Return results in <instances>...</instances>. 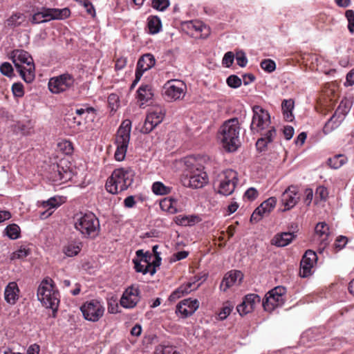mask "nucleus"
<instances>
[{
  "label": "nucleus",
  "instance_id": "f257e3e1",
  "mask_svg": "<svg viewBox=\"0 0 354 354\" xmlns=\"http://www.w3.org/2000/svg\"><path fill=\"white\" fill-rule=\"evenodd\" d=\"M75 230L82 238L95 239L100 232L98 218L91 212H78L72 218Z\"/></svg>",
  "mask_w": 354,
  "mask_h": 354
},
{
  "label": "nucleus",
  "instance_id": "f03ea898",
  "mask_svg": "<svg viewBox=\"0 0 354 354\" xmlns=\"http://www.w3.org/2000/svg\"><path fill=\"white\" fill-rule=\"evenodd\" d=\"M241 126L238 118L229 119L223 122L218 131V139L228 152L235 151L240 146Z\"/></svg>",
  "mask_w": 354,
  "mask_h": 354
},
{
  "label": "nucleus",
  "instance_id": "7ed1b4c3",
  "mask_svg": "<svg viewBox=\"0 0 354 354\" xmlns=\"http://www.w3.org/2000/svg\"><path fill=\"white\" fill-rule=\"evenodd\" d=\"M134 172L130 168L115 169L106 183V189L112 194H117L127 189L133 181Z\"/></svg>",
  "mask_w": 354,
  "mask_h": 354
},
{
  "label": "nucleus",
  "instance_id": "20e7f679",
  "mask_svg": "<svg viewBox=\"0 0 354 354\" xmlns=\"http://www.w3.org/2000/svg\"><path fill=\"white\" fill-rule=\"evenodd\" d=\"M12 59L21 78L27 83L32 82L35 77V68L30 55L24 50H15Z\"/></svg>",
  "mask_w": 354,
  "mask_h": 354
},
{
  "label": "nucleus",
  "instance_id": "39448f33",
  "mask_svg": "<svg viewBox=\"0 0 354 354\" xmlns=\"http://www.w3.org/2000/svg\"><path fill=\"white\" fill-rule=\"evenodd\" d=\"M37 297L43 306L53 310L55 317L59 304V297L52 279L46 277L41 281L37 289Z\"/></svg>",
  "mask_w": 354,
  "mask_h": 354
},
{
  "label": "nucleus",
  "instance_id": "423d86ee",
  "mask_svg": "<svg viewBox=\"0 0 354 354\" xmlns=\"http://www.w3.org/2000/svg\"><path fill=\"white\" fill-rule=\"evenodd\" d=\"M131 130V121L124 120L121 123L116 133L115 144L116 150L114 154L115 158L118 161H122L124 159L130 140V134Z\"/></svg>",
  "mask_w": 354,
  "mask_h": 354
},
{
  "label": "nucleus",
  "instance_id": "0eeeda50",
  "mask_svg": "<svg viewBox=\"0 0 354 354\" xmlns=\"http://www.w3.org/2000/svg\"><path fill=\"white\" fill-rule=\"evenodd\" d=\"M70 14V10L66 8L63 9H57L43 7L40 10L35 12L30 20L32 24H38L45 23L50 20L64 19L68 17Z\"/></svg>",
  "mask_w": 354,
  "mask_h": 354
},
{
  "label": "nucleus",
  "instance_id": "6e6552de",
  "mask_svg": "<svg viewBox=\"0 0 354 354\" xmlns=\"http://www.w3.org/2000/svg\"><path fill=\"white\" fill-rule=\"evenodd\" d=\"M187 92V86L182 80L174 79L165 82L162 88V95L169 102L181 100Z\"/></svg>",
  "mask_w": 354,
  "mask_h": 354
},
{
  "label": "nucleus",
  "instance_id": "1a4fd4ad",
  "mask_svg": "<svg viewBox=\"0 0 354 354\" xmlns=\"http://www.w3.org/2000/svg\"><path fill=\"white\" fill-rule=\"evenodd\" d=\"M189 168V186L198 189L204 187L208 182V176L204 171V167L196 163L195 159L190 158L187 161Z\"/></svg>",
  "mask_w": 354,
  "mask_h": 354
},
{
  "label": "nucleus",
  "instance_id": "9d476101",
  "mask_svg": "<svg viewBox=\"0 0 354 354\" xmlns=\"http://www.w3.org/2000/svg\"><path fill=\"white\" fill-rule=\"evenodd\" d=\"M286 290L283 286H277L270 290L263 300V306L266 311L272 312L281 307L286 301Z\"/></svg>",
  "mask_w": 354,
  "mask_h": 354
},
{
  "label": "nucleus",
  "instance_id": "9b49d317",
  "mask_svg": "<svg viewBox=\"0 0 354 354\" xmlns=\"http://www.w3.org/2000/svg\"><path fill=\"white\" fill-rule=\"evenodd\" d=\"M80 310L86 320L97 322L104 316L105 308L102 301L91 299L84 303L80 307Z\"/></svg>",
  "mask_w": 354,
  "mask_h": 354
},
{
  "label": "nucleus",
  "instance_id": "f8f14e48",
  "mask_svg": "<svg viewBox=\"0 0 354 354\" xmlns=\"http://www.w3.org/2000/svg\"><path fill=\"white\" fill-rule=\"evenodd\" d=\"M74 84V77L66 73L50 78L48 86L52 93L59 94L72 88Z\"/></svg>",
  "mask_w": 354,
  "mask_h": 354
},
{
  "label": "nucleus",
  "instance_id": "ddd939ff",
  "mask_svg": "<svg viewBox=\"0 0 354 354\" xmlns=\"http://www.w3.org/2000/svg\"><path fill=\"white\" fill-rule=\"evenodd\" d=\"M252 111L250 130L253 133H259L269 127L270 116L268 111L258 105L253 106Z\"/></svg>",
  "mask_w": 354,
  "mask_h": 354
},
{
  "label": "nucleus",
  "instance_id": "4468645a",
  "mask_svg": "<svg viewBox=\"0 0 354 354\" xmlns=\"http://www.w3.org/2000/svg\"><path fill=\"white\" fill-rule=\"evenodd\" d=\"M238 182V174L232 169H227L220 175L218 192L223 196L232 194Z\"/></svg>",
  "mask_w": 354,
  "mask_h": 354
},
{
  "label": "nucleus",
  "instance_id": "2eb2a0df",
  "mask_svg": "<svg viewBox=\"0 0 354 354\" xmlns=\"http://www.w3.org/2000/svg\"><path fill=\"white\" fill-rule=\"evenodd\" d=\"M165 115V111L160 106L153 107L148 112L144 124L141 129L143 133H149L162 122Z\"/></svg>",
  "mask_w": 354,
  "mask_h": 354
},
{
  "label": "nucleus",
  "instance_id": "dca6fc26",
  "mask_svg": "<svg viewBox=\"0 0 354 354\" xmlns=\"http://www.w3.org/2000/svg\"><path fill=\"white\" fill-rule=\"evenodd\" d=\"M155 64L156 59L154 56L149 53L142 55L138 59L136 66L135 80H133L131 86V89L133 88L136 86V85L138 83L144 73L151 69L153 66H154Z\"/></svg>",
  "mask_w": 354,
  "mask_h": 354
},
{
  "label": "nucleus",
  "instance_id": "f3484780",
  "mask_svg": "<svg viewBox=\"0 0 354 354\" xmlns=\"http://www.w3.org/2000/svg\"><path fill=\"white\" fill-rule=\"evenodd\" d=\"M136 258L133 259L134 268L138 272L147 274L150 272L153 274L156 272L155 264L153 266L150 263L151 257L143 252L142 250L136 251Z\"/></svg>",
  "mask_w": 354,
  "mask_h": 354
},
{
  "label": "nucleus",
  "instance_id": "a211bd4d",
  "mask_svg": "<svg viewBox=\"0 0 354 354\" xmlns=\"http://www.w3.org/2000/svg\"><path fill=\"white\" fill-rule=\"evenodd\" d=\"M299 200L298 187L294 185L289 186L285 189L281 196V203L284 207L283 211H288L293 208Z\"/></svg>",
  "mask_w": 354,
  "mask_h": 354
},
{
  "label": "nucleus",
  "instance_id": "6ab92c4d",
  "mask_svg": "<svg viewBox=\"0 0 354 354\" xmlns=\"http://www.w3.org/2000/svg\"><path fill=\"white\" fill-rule=\"evenodd\" d=\"M139 288L134 286L128 287L120 299V305L125 308H133L140 301Z\"/></svg>",
  "mask_w": 354,
  "mask_h": 354
},
{
  "label": "nucleus",
  "instance_id": "aec40b11",
  "mask_svg": "<svg viewBox=\"0 0 354 354\" xmlns=\"http://www.w3.org/2000/svg\"><path fill=\"white\" fill-rule=\"evenodd\" d=\"M277 204L275 197H270L263 201L252 213L250 217L251 222H258L263 216L269 214Z\"/></svg>",
  "mask_w": 354,
  "mask_h": 354
},
{
  "label": "nucleus",
  "instance_id": "412c9836",
  "mask_svg": "<svg viewBox=\"0 0 354 354\" xmlns=\"http://www.w3.org/2000/svg\"><path fill=\"white\" fill-rule=\"evenodd\" d=\"M317 261V254L313 250H307L300 263V276L307 277L312 274V269Z\"/></svg>",
  "mask_w": 354,
  "mask_h": 354
},
{
  "label": "nucleus",
  "instance_id": "4be33fe9",
  "mask_svg": "<svg viewBox=\"0 0 354 354\" xmlns=\"http://www.w3.org/2000/svg\"><path fill=\"white\" fill-rule=\"evenodd\" d=\"M187 28L192 37L205 39L210 35V28L201 21H190L187 23Z\"/></svg>",
  "mask_w": 354,
  "mask_h": 354
},
{
  "label": "nucleus",
  "instance_id": "5701e85b",
  "mask_svg": "<svg viewBox=\"0 0 354 354\" xmlns=\"http://www.w3.org/2000/svg\"><path fill=\"white\" fill-rule=\"evenodd\" d=\"M62 162L59 164H53L50 167L49 179L53 182H65L70 179L71 172L68 169H64L62 165Z\"/></svg>",
  "mask_w": 354,
  "mask_h": 354
},
{
  "label": "nucleus",
  "instance_id": "b1692460",
  "mask_svg": "<svg viewBox=\"0 0 354 354\" xmlns=\"http://www.w3.org/2000/svg\"><path fill=\"white\" fill-rule=\"evenodd\" d=\"M243 278V274L239 270H231L224 276L221 285L220 290L225 292L230 288L239 284Z\"/></svg>",
  "mask_w": 354,
  "mask_h": 354
},
{
  "label": "nucleus",
  "instance_id": "393cba45",
  "mask_svg": "<svg viewBox=\"0 0 354 354\" xmlns=\"http://www.w3.org/2000/svg\"><path fill=\"white\" fill-rule=\"evenodd\" d=\"M199 307L197 299H187L181 301L176 306V313H179L183 317H187L194 314Z\"/></svg>",
  "mask_w": 354,
  "mask_h": 354
},
{
  "label": "nucleus",
  "instance_id": "a878e982",
  "mask_svg": "<svg viewBox=\"0 0 354 354\" xmlns=\"http://www.w3.org/2000/svg\"><path fill=\"white\" fill-rule=\"evenodd\" d=\"M62 203V201L60 197H51L48 200L43 201L41 207L46 210L40 212L39 217L41 219L48 218L53 214V209L59 207Z\"/></svg>",
  "mask_w": 354,
  "mask_h": 354
},
{
  "label": "nucleus",
  "instance_id": "bb28decb",
  "mask_svg": "<svg viewBox=\"0 0 354 354\" xmlns=\"http://www.w3.org/2000/svg\"><path fill=\"white\" fill-rule=\"evenodd\" d=\"M19 289L16 282H10L6 287L4 298L9 304H15L19 299Z\"/></svg>",
  "mask_w": 354,
  "mask_h": 354
},
{
  "label": "nucleus",
  "instance_id": "cd10ccee",
  "mask_svg": "<svg viewBox=\"0 0 354 354\" xmlns=\"http://www.w3.org/2000/svg\"><path fill=\"white\" fill-rule=\"evenodd\" d=\"M295 238V235L291 232L278 233L271 241L272 245L277 247H285L289 245Z\"/></svg>",
  "mask_w": 354,
  "mask_h": 354
},
{
  "label": "nucleus",
  "instance_id": "c85d7f7f",
  "mask_svg": "<svg viewBox=\"0 0 354 354\" xmlns=\"http://www.w3.org/2000/svg\"><path fill=\"white\" fill-rule=\"evenodd\" d=\"M315 234L318 236L321 245L324 248L328 245V238L329 236V227L325 222H321L317 224L315 227Z\"/></svg>",
  "mask_w": 354,
  "mask_h": 354
},
{
  "label": "nucleus",
  "instance_id": "c756f323",
  "mask_svg": "<svg viewBox=\"0 0 354 354\" xmlns=\"http://www.w3.org/2000/svg\"><path fill=\"white\" fill-rule=\"evenodd\" d=\"M175 223L178 225L192 226L201 221V218L195 214H180L175 217Z\"/></svg>",
  "mask_w": 354,
  "mask_h": 354
},
{
  "label": "nucleus",
  "instance_id": "7c9ffc66",
  "mask_svg": "<svg viewBox=\"0 0 354 354\" xmlns=\"http://www.w3.org/2000/svg\"><path fill=\"white\" fill-rule=\"evenodd\" d=\"M148 32L150 35H156L162 30V21L158 16L151 15L147 20Z\"/></svg>",
  "mask_w": 354,
  "mask_h": 354
},
{
  "label": "nucleus",
  "instance_id": "2f4dec72",
  "mask_svg": "<svg viewBox=\"0 0 354 354\" xmlns=\"http://www.w3.org/2000/svg\"><path fill=\"white\" fill-rule=\"evenodd\" d=\"M344 119L342 116L339 117L336 113H334L328 122L325 124L323 131L325 134L330 133L333 130L340 126Z\"/></svg>",
  "mask_w": 354,
  "mask_h": 354
},
{
  "label": "nucleus",
  "instance_id": "473e14b6",
  "mask_svg": "<svg viewBox=\"0 0 354 354\" xmlns=\"http://www.w3.org/2000/svg\"><path fill=\"white\" fill-rule=\"evenodd\" d=\"M138 99L141 102V104L149 102L153 97L151 86L147 84L141 85L137 91Z\"/></svg>",
  "mask_w": 354,
  "mask_h": 354
},
{
  "label": "nucleus",
  "instance_id": "72a5a7b5",
  "mask_svg": "<svg viewBox=\"0 0 354 354\" xmlns=\"http://www.w3.org/2000/svg\"><path fill=\"white\" fill-rule=\"evenodd\" d=\"M26 22V17L21 12H15L12 14L6 21V24L8 27L14 28L22 26Z\"/></svg>",
  "mask_w": 354,
  "mask_h": 354
},
{
  "label": "nucleus",
  "instance_id": "f704fd0d",
  "mask_svg": "<svg viewBox=\"0 0 354 354\" xmlns=\"http://www.w3.org/2000/svg\"><path fill=\"white\" fill-rule=\"evenodd\" d=\"M295 106V102L292 99L283 100L281 103V109L284 119L291 122L294 118L292 111Z\"/></svg>",
  "mask_w": 354,
  "mask_h": 354
},
{
  "label": "nucleus",
  "instance_id": "c9c22d12",
  "mask_svg": "<svg viewBox=\"0 0 354 354\" xmlns=\"http://www.w3.org/2000/svg\"><path fill=\"white\" fill-rule=\"evenodd\" d=\"M177 201L172 198H165L160 202V207L162 211L174 214L178 212Z\"/></svg>",
  "mask_w": 354,
  "mask_h": 354
},
{
  "label": "nucleus",
  "instance_id": "e433bc0d",
  "mask_svg": "<svg viewBox=\"0 0 354 354\" xmlns=\"http://www.w3.org/2000/svg\"><path fill=\"white\" fill-rule=\"evenodd\" d=\"M151 190L155 195L163 196L170 194L172 187L165 185L160 181H156L152 184Z\"/></svg>",
  "mask_w": 354,
  "mask_h": 354
},
{
  "label": "nucleus",
  "instance_id": "4c0bfd02",
  "mask_svg": "<svg viewBox=\"0 0 354 354\" xmlns=\"http://www.w3.org/2000/svg\"><path fill=\"white\" fill-rule=\"evenodd\" d=\"M191 286V283H188L185 285L180 286L178 288H177L171 294V295L169 296V300H176L183 297L184 295L189 293L192 290Z\"/></svg>",
  "mask_w": 354,
  "mask_h": 354
},
{
  "label": "nucleus",
  "instance_id": "58836bf2",
  "mask_svg": "<svg viewBox=\"0 0 354 354\" xmlns=\"http://www.w3.org/2000/svg\"><path fill=\"white\" fill-rule=\"evenodd\" d=\"M82 244L81 242L69 243L64 248V252L68 257H74L79 254L82 250Z\"/></svg>",
  "mask_w": 354,
  "mask_h": 354
},
{
  "label": "nucleus",
  "instance_id": "ea45409f",
  "mask_svg": "<svg viewBox=\"0 0 354 354\" xmlns=\"http://www.w3.org/2000/svg\"><path fill=\"white\" fill-rule=\"evenodd\" d=\"M347 158L344 155L337 154L328 159L329 166L335 169L340 168L346 162Z\"/></svg>",
  "mask_w": 354,
  "mask_h": 354
},
{
  "label": "nucleus",
  "instance_id": "a19ab883",
  "mask_svg": "<svg viewBox=\"0 0 354 354\" xmlns=\"http://www.w3.org/2000/svg\"><path fill=\"white\" fill-rule=\"evenodd\" d=\"M351 108V103L348 100H342L335 113H336L339 117L342 116L343 119H345L346 115L350 111Z\"/></svg>",
  "mask_w": 354,
  "mask_h": 354
},
{
  "label": "nucleus",
  "instance_id": "79ce46f5",
  "mask_svg": "<svg viewBox=\"0 0 354 354\" xmlns=\"http://www.w3.org/2000/svg\"><path fill=\"white\" fill-rule=\"evenodd\" d=\"M6 235L11 239H17L19 236L20 228L16 224L8 225L6 229Z\"/></svg>",
  "mask_w": 354,
  "mask_h": 354
},
{
  "label": "nucleus",
  "instance_id": "37998d69",
  "mask_svg": "<svg viewBox=\"0 0 354 354\" xmlns=\"http://www.w3.org/2000/svg\"><path fill=\"white\" fill-rule=\"evenodd\" d=\"M58 149L63 153L68 155L71 154L73 151V144L66 140H61L57 144Z\"/></svg>",
  "mask_w": 354,
  "mask_h": 354
},
{
  "label": "nucleus",
  "instance_id": "c03bdc74",
  "mask_svg": "<svg viewBox=\"0 0 354 354\" xmlns=\"http://www.w3.org/2000/svg\"><path fill=\"white\" fill-rule=\"evenodd\" d=\"M243 301L249 306V308L254 309L256 306L261 301V298L258 295L249 294L244 297Z\"/></svg>",
  "mask_w": 354,
  "mask_h": 354
},
{
  "label": "nucleus",
  "instance_id": "a18cd8bd",
  "mask_svg": "<svg viewBox=\"0 0 354 354\" xmlns=\"http://www.w3.org/2000/svg\"><path fill=\"white\" fill-rule=\"evenodd\" d=\"M154 354H179L175 347L171 346L158 345L154 351Z\"/></svg>",
  "mask_w": 354,
  "mask_h": 354
},
{
  "label": "nucleus",
  "instance_id": "49530a36",
  "mask_svg": "<svg viewBox=\"0 0 354 354\" xmlns=\"http://www.w3.org/2000/svg\"><path fill=\"white\" fill-rule=\"evenodd\" d=\"M30 254V250L26 246H21L17 250L14 252L11 255V259H23Z\"/></svg>",
  "mask_w": 354,
  "mask_h": 354
},
{
  "label": "nucleus",
  "instance_id": "de8ad7c7",
  "mask_svg": "<svg viewBox=\"0 0 354 354\" xmlns=\"http://www.w3.org/2000/svg\"><path fill=\"white\" fill-rule=\"evenodd\" d=\"M170 5L169 0H152L151 6L158 11H165Z\"/></svg>",
  "mask_w": 354,
  "mask_h": 354
},
{
  "label": "nucleus",
  "instance_id": "09e8293b",
  "mask_svg": "<svg viewBox=\"0 0 354 354\" xmlns=\"http://www.w3.org/2000/svg\"><path fill=\"white\" fill-rule=\"evenodd\" d=\"M260 65L261 68L268 73H272L276 69L275 62L270 59H263Z\"/></svg>",
  "mask_w": 354,
  "mask_h": 354
},
{
  "label": "nucleus",
  "instance_id": "8fccbe9b",
  "mask_svg": "<svg viewBox=\"0 0 354 354\" xmlns=\"http://www.w3.org/2000/svg\"><path fill=\"white\" fill-rule=\"evenodd\" d=\"M226 83L230 87L237 88L241 85L242 80L237 75H232L227 78Z\"/></svg>",
  "mask_w": 354,
  "mask_h": 354
},
{
  "label": "nucleus",
  "instance_id": "3c124183",
  "mask_svg": "<svg viewBox=\"0 0 354 354\" xmlns=\"http://www.w3.org/2000/svg\"><path fill=\"white\" fill-rule=\"evenodd\" d=\"M232 309H233L232 305H231L228 302L225 303L218 313L219 319L220 320L225 319L230 315Z\"/></svg>",
  "mask_w": 354,
  "mask_h": 354
},
{
  "label": "nucleus",
  "instance_id": "603ef678",
  "mask_svg": "<svg viewBox=\"0 0 354 354\" xmlns=\"http://www.w3.org/2000/svg\"><path fill=\"white\" fill-rule=\"evenodd\" d=\"M345 17L348 21V30L351 33H354V11L347 10L345 12Z\"/></svg>",
  "mask_w": 354,
  "mask_h": 354
},
{
  "label": "nucleus",
  "instance_id": "864d4df0",
  "mask_svg": "<svg viewBox=\"0 0 354 354\" xmlns=\"http://www.w3.org/2000/svg\"><path fill=\"white\" fill-rule=\"evenodd\" d=\"M12 91L15 97H23L24 95L23 84L21 82L14 83L12 86Z\"/></svg>",
  "mask_w": 354,
  "mask_h": 354
},
{
  "label": "nucleus",
  "instance_id": "5fc2aeb1",
  "mask_svg": "<svg viewBox=\"0 0 354 354\" xmlns=\"http://www.w3.org/2000/svg\"><path fill=\"white\" fill-rule=\"evenodd\" d=\"M0 72L7 77H11L13 75V68L9 62H3L0 66Z\"/></svg>",
  "mask_w": 354,
  "mask_h": 354
},
{
  "label": "nucleus",
  "instance_id": "6e6d98bb",
  "mask_svg": "<svg viewBox=\"0 0 354 354\" xmlns=\"http://www.w3.org/2000/svg\"><path fill=\"white\" fill-rule=\"evenodd\" d=\"M118 304L117 299L111 298L108 301V312L111 314H115L118 312Z\"/></svg>",
  "mask_w": 354,
  "mask_h": 354
},
{
  "label": "nucleus",
  "instance_id": "4d7b16f0",
  "mask_svg": "<svg viewBox=\"0 0 354 354\" xmlns=\"http://www.w3.org/2000/svg\"><path fill=\"white\" fill-rule=\"evenodd\" d=\"M84 8L86 9L87 13L91 16H95V10L93 4L88 0L80 1Z\"/></svg>",
  "mask_w": 354,
  "mask_h": 354
},
{
  "label": "nucleus",
  "instance_id": "13d9d810",
  "mask_svg": "<svg viewBox=\"0 0 354 354\" xmlns=\"http://www.w3.org/2000/svg\"><path fill=\"white\" fill-rule=\"evenodd\" d=\"M234 55L232 52H227L224 55L222 63L226 67H230L234 62Z\"/></svg>",
  "mask_w": 354,
  "mask_h": 354
},
{
  "label": "nucleus",
  "instance_id": "bf43d9fd",
  "mask_svg": "<svg viewBox=\"0 0 354 354\" xmlns=\"http://www.w3.org/2000/svg\"><path fill=\"white\" fill-rule=\"evenodd\" d=\"M236 60L237 64L241 67H244L248 63L245 54L243 52H238L236 55Z\"/></svg>",
  "mask_w": 354,
  "mask_h": 354
},
{
  "label": "nucleus",
  "instance_id": "052dcab7",
  "mask_svg": "<svg viewBox=\"0 0 354 354\" xmlns=\"http://www.w3.org/2000/svg\"><path fill=\"white\" fill-rule=\"evenodd\" d=\"M237 311L241 315H244L253 311V309L249 308V306L244 301L237 306Z\"/></svg>",
  "mask_w": 354,
  "mask_h": 354
},
{
  "label": "nucleus",
  "instance_id": "680f3d73",
  "mask_svg": "<svg viewBox=\"0 0 354 354\" xmlns=\"http://www.w3.org/2000/svg\"><path fill=\"white\" fill-rule=\"evenodd\" d=\"M315 194L321 200H326L328 197V192L327 189L324 186H319L315 192Z\"/></svg>",
  "mask_w": 354,
  "mask_h": 354
},
{
  "label": "nucleus",
  "instance_id": "e2e57ef3",
  "mask_svg": "<svg viewBox=\"0 0 354 354\" xmlns=\"http://www.w3.org/2000/svg\"><path fill=\"white\" fill-rule=\"evenodd\" d=\"M277 133L274 127H271L263 136V138L265 139L267 142L270 143L273 141L276 137Z\"/></svg>",
  "mask_w": 354,
  "mask_h": 354
},
{
  "label": "nucleus",
  "instance_id": "0e129e2a",
  "mask_svg": "<svg viewBox=\"0 0 354 354\" xmlns=\"http://www.w3.org/2000/svg\"><path fill=\"white\" fill-rule=\"evenodd\" d=\"M313 198V191L312 189L308 188L304 191V202L306 205H310Z\"/></svg>",
  "mask_w": 354,
  "mask_h": 354
},
{
  "label": "nucleus",
  "instance_id": "69168bd1",
  "mask_svg": "<svg viewBox=\"0 0 354 354\" xmlns=\"http://www.w3.org/2000/svg\"><path fill=\"white\" fill-rule=\"evenodd\" d=\"M127 63V59L124 57H120L117 59L115 64V68L116 71H120L123 69Z\"/></svg>",
  "mask_w": 354,
  "mask_h": 354
},
{
  "label": "nucleus",
  "instance_id": "338daca9",
  "mask_svg": "<svg viewBox=\"0 0 354 354\" xmlns=\"http://www.w3.org/2000/svg\"><path fill=\"white\" fill-rule=\"evenodd\" d=\"M348 242V239L346 236H340L337 238L335 243V246L336 248L339 250L342 249L346 245Z\"/></svg>",
  "mask_w": 354,
  "mask_h": 354
},
{
  "label": "nucleus",
  "instance_id": "774afa93",
  "mask_svg": "<svg viewBox=\"0 0 354 354\" xmlns=\"http://www.w3.org/2000/svg\"><path fill=\"white\" fill-rule=\"evenodd\" d=\"M189 253L187 251H179L178 252L174 253L171 257V260L173 261H177L187 258Z\"/></svg>",
  "mask_w": 354,
  "mask_h": 354
}]
</instances>
